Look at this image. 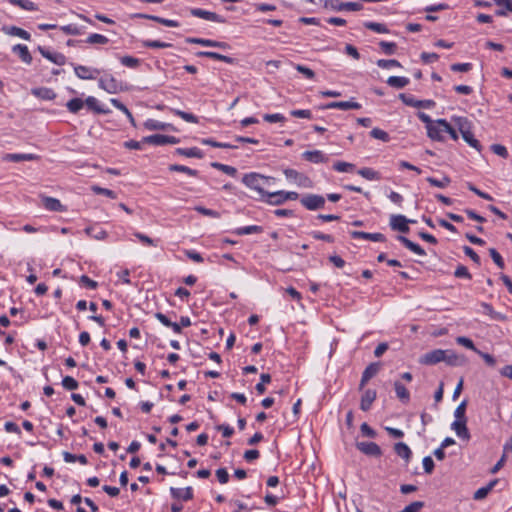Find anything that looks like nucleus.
I'll return each instance as SVG.
<instances>
[{"label":"nucleus","mask_w":512,"mask_h":512,"mask_svg":"<svg viewBox=\"0 0 512 512\" xmlns=\"http://www.w3.org/2000/svg\"><path fill=\"white\" fill-rule=\"evenodd\" d=\"M271 180H274V178L254 172L245 174L242 178V182L250 189L255 190L261 199H263L268 193L264 190V186L268 185Z\"/></svg>","instance_id":"nucleus-1"},{"label":"nucleus","mask_w":512,"mask_h":512,"mask_svg":"<svg viewBox=\"0 0 512 512\" xmlns=\"http://www.w3.org/2000/svg\"><path fill=\"white\" fill-rule=\"evenodd\" d=\"M454 122L462 135V138L465 142H467L471 147L475 148L477 151H481L482 146L480 142L474 137L472 133V123L465 117H457L454 118Z\"/></svg>","instance_id":"nucleus-2"},{"label":"nucleus","mask_w":512,"mask_h":512,"mask_svg":"<svg viewBox=\"0 0 512 512\" xmlns=\"http://www.w3.org/2000/svg\"><path fill=\"white\" fill-rule=\"evenodd\" d=\"M100 88L104 89L110 94H116L119 91L125 90L123 84L117 81L112 75L107 74L99 80Z\"/></svg>","instance_id":"nucleus-3"},{"label":"nucleus","mask_w":512,"mask_h":512,"mask_svg":"<svg viewBox=\"0 0 512 512\" xmlns=\"http://www.w3.org/2000/svg\"><path fill=\"white\" fill-rule=\"evenodd\" d=\"M325 7H330L335 11H360L363 9L361 2H340L339 0H328Z\"/></svg>","instance_id":"nucleus-4"},{"label":"nucleus","mask_w":512,"mask_h":512,"mask_svg":"<svg viewBox=\"0 0 512 512\" xmlns=\"http://www.w3.org/2000/svg\"><path fill=\"white\" fill-rule=\"evenodd\" d=\"M414 220L406 218L404 215H391L389 225L392 230L401 233H408L410 231L409 223H414Z\"/></svg>","instance_id":"nucleus-5"},{"label":"nucleus","mask_w":512,"mask_h":512,"mask_svg":"<svg viewBox=\"0 0 512 512\" xmlns=\"http://www.w3.org/2000/svg\"><path fill=\"white\" fill-rule=\"evenodd\" d=\"M300 202L308 210H317L324 207L325 198L321 195L307 194L301 198Z\"/></svg>","instance_id":"nucleus-6"},{"label":"nucleus","mask_w":512,"mask_h":512,"mask_svg":"<svg viewBox=\"0 0 512 512\" xmlns=\"http://www.w3.org/2000/svg\"><path fill=\"white\" fill-rule=\"evenodd\" d=\"M179 139L174 136L162 135V134H154L150 136H146L142 139V142L153 144V145H166V144H177L179 143Z\"/></svg>","instance_id":"nucleus-7"},{"label":"nucleus","mask_w":512,"mask_h":512,"mask_svg":"<svg viewBox=\"0 0 512 512\" xmlns=\"http://www.w3.org/2000/svg\"><path fill=\"white\" fill-rule=\"evenodd\" d=\"M399 98L402 102L411 107L416 108H432L435 106V102L433 100H416L412 95H408L405 93H401Z\"/></svg>","instance_id":"nucleus-8"},{"label":"nucleus","mask_w":512,"mask_h":512,"mask_svg":"<svg viewBox=\"0 0 512 512\" xmlns=\"http://www.w3.org/2000/svg\"><path fill=\"white\" fill-rule=\"evenodd\" d=\"M445 350L435 349L426 354H424L419 362L424 365H435L439 362H442L445 359Z\"/></svg>","instance_id":"nucleus-9"},{"label":"nucleus","mask_w":512,"mask_h":512,"mask_svg":"<svg viewBox=\"0 0 512 512\" xmlns=\"http://www.w3.org/2000/svg\"><path fill=\"white\" fill-rule=\"evenodd\" d=\"M356 447L368 456L380 457L382 455L380 446L375 442H357Z\"/></svg>","instance_id":"nucleus-10"},{"label":"nucleus","mask_w":512,"mask_h":512,"mask_svg":"<svg viewBox=\"0 0 512 512\" xmlns=\"http://www.w3.org/2000/svg\"><path fill=\"white\" fill-rule=\"evenodd\" d=\"M191 14L195 17L202 18L208 21L217 23H225L226 19L215 12L206 11L200 8L191 9Z\"/></svg>","instance_id":"nucleus-11"},{"label":"nucleus","mask_w":512,"mask_h":512,"mask_svg":"<svg viewBox=\"0 0 512 512\" xmlns=\"http://www.w3.org/2000/svg\"><path fill=\"white\" fill-rule=\"evenodd\" d=\"M379 370H380V363L374 362V363L369 364L365 368V370H364V372L362 374V378H361V381H360V384H359V389L362 390L364 388V386L366 385V383L371 378H373L375 375H377Z\"/></svg>","instance_id":"nucleus-12"},{"label":"nucleus","mask_w":512,"mask_h":512,"mask_svg":"<svg viewBox=\"0 0 512 512\" xmlns=\"http://www.w3.org/2000/svg\"><path fill=\"white\" fill-rule=\"evenodd\" d=\"M350 235L354 239L361 238V239L370 240V241H374V242H385L386 241V237L382 233H368V232H363V231H351Z\"/></svg>","instance_id":"nucleus-13"},{"label":"nucleus","mask_w":512,"mask_h":512,"mask_svg":"<svg viewBox=\"0 0 512 512\" xmlns=\"http://www.w3.org/2000/svg\"><path fill=\"white\" fill-rule=\"evenodd\" d=\"M362 106L358 102L352 101H337L330 102L324 105L322 108L324 109H341V110H350V109H360Z\"/></svg>","instance_id":"nucleus-14"},{"label":"nucleus","mask_w":512,"mask_h":512,"mask_svg":"<svg viewBox=\"0 0 512 512\" xmlns=\"http://www.w3.org/2000/svg\"><path fill=\"white\" fill-rule=\"evenodd\" d=\"M74 70H75L76 75L79 78L85 79V80L95 79L96 75H98L100 73V71L98 69H92L90 67L83 66V65L75 66Z\"/></svg>","instance_id":"nucleus-15"},{"label":"nucleus","mask_w":512,"mask_h":512,"mask_svg":"<svg viewBox=\"0 0 512 512\" xmlns=\"http://www.w3.org/2000/svg\"><path fill=\"white\" fill-rule=\"evenodd\" d=\"M467 420H455L451 428L455 431L458 437L469 440L470 439V433L466 425Z\"/></svg>","instance_id":"nucleus-16"},{"label":"nucleus","mask_w":512,"mask_h":512,"mask_svg":"<svg viewBox=\"0 0 512 512\" xmlns=\"http://www.w3.org/2000/svg\"><path fill=\"white\" fill-rule=\"evenodd\" d=\"M376 397L377 393L375 390L367 389L361 397L360 409L362 411H368L371 408L372 403L375 401Z\"/></svg>","instance_id":"nucleus-17"},{"label":"nucleus","mask_w":512,"mask_h":512,"mask_svg":"<svg viewBox=\"0 0 512 512\" xmlns=\"http://www.w3.org/2000/svg\"><path fill=\"white\" fill-rule=\"evenodd\" d=\"M445 354V359H443V361L448 365L462 366L466 363V358L463 355H458L451 350H445Z\"/></svg>","instance_id":"nucleus-18"},{"label":"nucleus","mask_w":512,"mask_h":512,"mask_svg":"<svg viewBox=\"0 0 512 512\" xmlns=\"http://www.w3.org/2000/svg\"><path fill=\"white\" fill-rule=\"evenodd\" d=\"M85 104L89 110H92L97 114H109L111 112L110 109H106L103 106H101L98 100L93 96H89L85 100Z\"/></svg>","instance_id":"nucleus-19"},{"label":"nucleus","mask_w":512,"mask_h":512,"mask_svg":"<svg viewBox=\"0 0 512 512\" xmlns=\"http://www.w3.org/2000/svg\"><path fill=\"white\" fill-rule=\"evenodd\" d=\"M397 240L400 241L407 249L411 250L415 254L420 255V256L426 255L424 249L421 246L412 242L405 236L399 235V236H397Z\"/></svg>","instance_id":"nucleus-20"},{"label":"nucleus","mask_w":512,"mask_h":512,"mask_svg":"<svg viewBox=\"0 0 512 512\" xmlns=\"http://www.w3.org/2000/svg\"><path fill=\"white\" fill-rule=\"evenodd\" d=\"M397 240L400 241L407 249L411 250L415 254L420 255V256L426 255L424 249L421 246L412 242L405 236L399 235V236H397Z\"/></svg>","instance_id":"nucleus-21"},{"label":"nucleus","mask_w":512,"mask_h":512,"mask_svg":"<svg viewBox=\"0 0 512 512\" xmlns=\"http://www.w3.org/2000/svg\"><path fill=\"white\" fill-rule=\"evenodd\" d=\"M170 493L175 499H183L184 501L191 500L193 498V490L191 487H186L184 490L179 488H170Z\"/></svg>","instance_id":"nucleus-22"},{"label":"nucleus","mask_w":512,"mask_h":512,"mask_svg":"<svg viewBox=\"0 0 512 512\" xmlns=\"http://www.w3.org/2000/svg\"><path fill=\"white\" fill-rule=\"evenodd\" d=\"M302 156L305 160L313 163H323L328 161V158L319 150L305 151Z\"/></svg>","instance_id":"nucleus-23"},{"label":"nucleus","mask_w":512,"mask_h":512,"mask_svg":"<svg viewBox=\"0 0 512 512\" xmlns=\"http://www.w3.org/2000/svg\"><path fill=\"white\" fill-rule=\"evenodd\" d=\"M2 31L7 35L17 36L24 40L30 39V34L26 30L16 26H3Z\"/></svg>","instance_id":"nucleus-24"},{"label":"nucleus","mask_w":512,"mask_h":512,"mask_svg":"<svg viewBox=\"0 0 512 512\" xmlns=\"http://www.w3.org/2000/svg\"><path fill=\"white\" fill-rule=\"evenodd\" d=\"M37 158L36 155L34 154H26V153H11V154H6L3 159L5 161H10V162H22V161H32V160H35Z\"/></svg>","instance_id":"nucleus-25"},{"label":"nucleus","mask_w":512,"mask_h":512,"mask_svg":"<svg viewBox=\"0 0 512 512\" xmlns=\"http://www.w3.org/2000/svg\"><path fill=\"white\" fill-rule=\"evenodd\" d=\"M12 51L20 57V59L26 63L31 64L32 62V56L28 50V47L26 45L17 44L13 46Z\"/></svg>","instance_id":"nucleus-26"},{"label":"nucleus","mask_w":512,"mask_h":512,"mask_svg":"<svg viewBox=\"0 0 512 512\" xmlns=\"http://www.w3.org/2000/svg\"><path fill=\"white\" fill-rule=\"evenodd\" d=\"M498 483V479L490 481L486 486L479 488L473 495L474 500H483L492 491L495 485Z\"/></svg>","instance_id":"nucleus-27"},{"label":"nucleus","mask_w":512,"mask_h":512,"mask_svg":"<svg viewBox=\"0 0 512 512\" xmlns=\"http://www.w3.org/2000/svg\"><path fill=\"white\" fill-rule=\"evenodd\" d=\"M144 127L148 130H167V129H174L173 126L169 123H163L154 119H148L144 123Z\"/></svg>","instance_id":"nucleus-28"},{"label":"nucleus","mask_w":512,"mask_h":512,"mask_svg":"<svg viewBox=\"0 0 512 512\" xmlns=\"http://www.w3.org/2000/svg\"><path fill=\"white\" fill-rule=\"evenodd\" d=\"M138 16L143 19H149V20L158 22L167 27H178L179 26V23L177 21L161 18V17L154 16V15L139 14Z\"/></svg>","instance_id":"nucleus-29"},{"label":"nucleus","mask_w":512,"mask_h":512,"mask_svg":"<svg viewBox=\"0 0 512 512\" xmlns=\"http://www.w3.org/2000/svg\"><path fill=\"white\" fill-rule=\"evenodd\" d=\"M284 191H276V192H268L265 197H267L266 201L271 205H281L286 200L284 199Z\"/></svg>","instance_id":"nucleus-30"},{"label":"nucleus","mask_w":512,"mask_h":512,"mask_svg":"<svg viewBox=\"0 0 512 512\" xmlns=\"http://www.w3.org/2000/svg\"><path fill=\"white\" fill-rule=\"evenodd\" d=\"M394 450L399 457L403 458L406 461H409V459L411 458L412 452L410 448L403 442L396 443L394 446Z\"/></svg>","instance_id":"nucleus-31"},{"label":"nucleus","mask_w":512,"mask_h":512,"mask_svg":"<svg viewBox=\"0 0 512 512\" xmlns=\"http://www.w3.org/2000/svg\"><path fill=\"white\" fill-rule=\"evenodd\" d=\"M394 388H395V392H396L397 397L402 402L408 403L409 400H410V394H409V391L405 388V386L401 382L396 381L394 383Z\"/></svg>","instance_id":"nucleus-32"},{"label":"nucleus","mask_w":512,"mask_h":512,"mask_svg":"<svg viewBox=\"0 0 512 512\" xmlns=\"http://www.w3.org/2000/svg\"><path fill=\"white\" fill-rule=\"evenodd\" d=\"M175 152L179 155L186 156V157H194V158H202L203 157V152L197 147L177 148Z\"/></svg>","instance_id":"nucleus-33"},{"label":"nucleus","mask_w":512,"mask_h":512,"mask_svg":"<svg viewBox=\"0 0 512 512\" xmlns=\"http://www.w3.org/2000/svg\"><path fill=\"white\" fill-rule=\"evenodd\" d=\"M443 128L438 126L436 123L427 127V134L432 140L443 141L442 136Z\"/></svg>","instance_id":"nucleus-34"},{"label":"nucleus","mask_w":512,"mask_h":512,"mask_svg":"<svg viewBox=\"0 0 512 512\" xmlns=\"http://www.w3.org/2000/svg\"><path fill=\"white\" fill-rule=\"evenodd\" d=\"M387 84L391 87L401 89L409 84V79L406 77L390 76L387 79Z\"/></svg>","instance_id":"nucleus-35"},{"label":"nucleus","mask_w":512,"mask_h":512,"mask_svg":"<svg viewBox=\"0 0 512 512\" xmlns=\"http://www.w3.org/2000/svg\"><path fill=\"white\" fill-rule=\"evenodd\" d=\"M32 94L44 100L55 98V93L49 88H35L32 90Z\"/></svg>","instance_id":"nucleus-36"},{"label":"nucleus","mask_w":512,"mask_h":512,"mask_svg":"<svg viewBox=\"0 0 512 512\" xmlns=\"http://www.w3.org/2000/svg\"><path fill=\"white\" fill-rule=\"evenodd\" d=\"M41 55L50 61L61 65L63 63V56L61 54H54L43 47L38 48Z\"/></svg>","instance_id":"nucleus-37"},{"label":"nucleus","mask_w":512,"mask_h":512,"mask_svg":"<svg viewBox=\"0 0 512 512\" xmlns=\"http://www.w3.org/2000/svg\"><path fill=\"white\" fill-rule=\"evenodd\" d=\"M43 205L46 209L50 211H59L62 208L60 201L52 197H44Z\"/></svg>","instance_id":"nucleus-38"},{"label":"nucleus","mask_w":512,"mask_h":512,"mask_svg":"<svg viewBox=\"0 0 512 512\" xmlns=\"http://www.w3.org/2000/svg\"><path fill=\"white\" fill-rule=\"evenodd\" d=\"M436 124L442 127L443 131L448 133L453 140L458 139V134L456 130L445 119H438L436 121Z\"/></svg>","instance_id":"nucleus-39"},{"label":"nucleus","mask_w":512,"mask_h":512,"mask_svg":"<svg viewBox=\"0 0 512 512\" xmlns=\"http://www.w3.org/2000/svg\"><path fill=\"white\" fill-rule=\"evenodd\" d=\"M170 171L172 172H182V173H186L188 174L189 176H197L198 175V171L197 170H194V169H191L187 166H184V165H179V164H171L168 168Z\"/></svg>","instance_id":"nucleus-40"},{"label":"nucleus","mask_w":512,"mask_h":512,"mask_svg":"<svg viewBox=\"0 0 512 512\" xmlns=\"http://www.w3.org/2000/svg\"><path fill=\"white\" fill-rule=\"evenodd\" d=\"M263 231V228L258 225H251L246 227H241L235 230V233L237 235H248L252 233H261Z\"/></svg>","instance_id":"nucleus-41"},{"label":"nucleus","mask_w":512,"mask_h":512,"mask_svg":"<svg viewBox=\"0 0 512 512\" xmlns=\"http://www.w3.org/2000/svg\"><path fill=\"white\" fill-rule=\"evenodd\" d=\"M172 113L175 115L181 117L184 121L190 122V123H198V117L193 115L192 113L184 112L178 109H170Z\"/></svg>","instance_id":"nucleus-42"},{"label":"nucleus","mask_w":512,"mask_h":512,"mask_svg":"<svg viewBox=\"0 0 512 512\" xmlns=\"http://www.w3.org/2000/svg\"><path fill=\"white\" fill-rule=\"evenodd\" d=\"M211 166L217 170H220V171L226 173L227 175H230V176H235L237 173L236 168L229 166V165L219 163V162H212Z\"/></svg>","instance_id":"nucleus-43"},{"label":"nucleus","mask_w":512,"mask_h":512,"mask_svg":"<svg viewBox=\"0 0 512 512\" xmlns=\"http://www.w3.org/2000/svg\"><path fill=\"white\" fill-rule=\"evenodd\" d=\"M86 43H89V44H101V45H105L109 42V39L104 36V35H101V34H97V33H94V34H91L85 41Z\"/></svg>","instance_id":"nucleus-44"},{"label":"nucleus","mask_w":512,"mask_h":512,"mask_svg":"<svg viewBox=\"0 0 512 512\" xmlns=\"http://www.w3.org/2000/svg\"><path fill=\"white\" fill-rule=\"evenodd\" d=\"M85 104V101H83L80 98H74L70 100L68 103H66V107L69 109L72 113H77Z\"/></svg>","instance_id":"nucleus-45"},{"label":"nucleus","mask_w":512,"mask_h":512,"mask_svg":"<svg viewBox=\"0 0 512 512\" xmlns=\"http://www.w3.org/2000/svg\"><path fill=\"white\" fill-rule=\"evenodd\" d=\"M364 26L377 33H388L389 30L386 25L377 22H365Z\"/></svg>","instance_id":"nucleus-46"},{"label":"nucleus","mask_w":512,"mask_h":512,"mask_svg":"<svg viewBox=\"0 0 512 512\" xmlns=\"http://www.w3.org/2000/svg\"><path fill=\"white\" fill-rule=\"evenodd\" d=\"M120 62L122 65L129 67V68H137L140 65V60L138 58H135L133 56H122L120 58Z\"/></svg>","instance_id":"nucleus-47"},{"label":"nucleus","mask_w":512,"mask_h":512,"mask_svg":"<svg viewBox=\"0 0 512 512\" xmlns=\"http://www.w3.org/2000/svg\"><path fill=\"white\" fill-rule=\"evenodd\" d=\"M358 174L367 180H378L380 179L379 173L371 168H362L358 170Z\"/></svg>","instance_id":"nucleus-48"},{"label":"nucleus","mask_w":512,"mask_h":512,"mask_svg":"<svg viewBox=\"0 0 512 512\" xmlns=\"http://www.w3.org/2000/svg\"><path fill=\"white\" fill-rule=\"evenodd\" d=\"M260 382L256 385V391L258 394H263L266 391L265 384H268L271 382V376L270 374L263 373L260 376Z\"/></svg>","instance_id":"nucleus-49"},{"label":"nucleus","mask_w":512,"mask_h":512,"mask_svg":"<svg viewBox=\"0 0 512 512\" xmlns=\"http://www.w3.org/2000/svg\"><path fill=\"white\" fill-rule=\"evenodd\" d=\"M10 3L28 11L36 9L34 2L30 0H10Z\"/></svg>","instance_id":"nucleus-50"},{"label":"nucleus","mask_w":512,"mask_h":512,"mask_svg":"<svg viewBox=\"0 0 512 512\" xmlns=\"http://www.w3.org/2000/svg\"><path fill=\"white\" fill-rule=\"evenodd\" d=\"M427 182H429L432 186H436V187H439V188H445L447 187L451 180L448 176H444L442 180H437L433 177H428L427 179Z\"/></svg>","instance_id":"nucleus-51"},{"label":"nucleus","mask_w":512,"mask_h":512,"mask_svg":"<svg viewBox=\"0 0 512 512\" xmlns=\"http://www.w3.org/2000/svg\"><path fill=\"white\" fill-rule=\"evenodd\" d=\"M370 135L371 137L381 140L383 142H388L390 140L389 134L379 128L372 129Z\"/></svg>","instance_id":"nucleus-52"},{"label":"nucleus","mask_w":512,"mask_h":512,"mask_svg":"<svg viewBox=\"0 0 512 512\" xmlns=\"http://www.w3.org/2000/svg\"><path fill=\"white\" fill-rule=\"evenodd\" d=\"M489 254H490L491 258L493 259L494 263L500 269H504L505 263H504V260H503L502 256L499 254V252L495 248H490L489 249Z\"/></svg>","instance_id":"nucleus-53"},{"label":"nucleus","mask_w":512,"mask_h":512,"mask_svg":"<svg viewBox=\"0 0 512 512\" xmlns=\"http://www.w3.org/2000/svg\"><path fill=\"white\" fill-rule=\"evenodd\" d=\"M142 44L147 48H167L172 46L170 43H165L158 40H145L142 42Z\"/></svg>","instance_id":"nucleus-54"},{"label":"nucleus","mask_w":512,"mask_h":512,"mask_svg":"<svg viewBox=\"0 0 512 512\" xmlns=\"http://www.w3.org/2000/svg\"><path fill=\"white\" fill-rule=\"evenodd\" d=\"M456 342L459 344V345H462L470 350H473L474 352H477L478 349L475 347L473 341L465 336H458L456 338Z\"/></svg>","instance_id":"nucleus-55"},{"label":"nucleus","mask_w":512,"mask_h":512,"mask_svg":"<svg viewBox=\"0 0 512 512\" xmlns=\"http://www.w3.org/2000/svg\"><path fill=\"white\" fill-rule=\"evenodd\" d=\"M379 46L381 47V49L383 50V52L387 55H392L395 53L396 51V48H397V45L396 43L394 42H386V41H381L379 43Z\"/></svg>","instance_id":"nucleus-56"},{"label":"nucleus","mask_w":512,"mask_h":512,"mask_svg":"<svg viewBox=\"0 0 512 512\" xmlns=\"http://www.w3.org/2000/svg\"><path fill=\"white\" fill-rule=\"evenodd\" d=\"M466 406H467L466 400L462 401L457 406V408L454 411V416H455L456 420H462V419L467 420V418L465 416Z\"/></svg>","instance_id":"nucleus-57"},{"label":"nucleus","mask_w":512,"mask_h":512,"mask_svg":"<svg viewBox=\"0 0 512 512\" xmlns=\"http://www.w3.org/2000/svg\"><path fill=\"white\" fill-rule=\"evenodd\" d=\"M380 68L400 67L401 64L396 59H380L377 61Z\"/></svg>","instance_id":"nucleus-58"},{"label":"nucleus","mask_w":512,"mask_h":512,"mask_svg":"<svg viewBox=\"0 0 512 512\" xmlns=\"http://www.w3.org/2000/svg\"><path fill=\"white\" fill-rule=\"evenodd\" d=\"M355 165L348 162H336L333 166V168L338 172H349L354 169Z\"/></svg>","instance_id":"nucleus-59"},{"label":"nucleus","mask_w":512,"mask_h":512,"mask_svg":"<svg viewBox=\"0 0 512 512\" xmlns=\"http://www.w3.org/2000/svg\"><path fill=\"white\" fill-rule=\"evenodd\" d=\"M194 210H196L197 212H199L200 214H202L204 216H209V217H213V218L220 217L219 212L212 210V209L205 208L203 206H195Z\"/></svg>","instance_id":"nucleus-60"},{"label":"nucleus","mask_w":512,"mask_h":512,"mask_svg":"<svg viewBox=\"0 0 512 512\" xmlns=\"http://www.w3.org/2000/svg\"><path fill=\"white\" fill-rule=\"evenodd\" d=\"M92 191L96 194H102V195H105L109 198H112V199H115L117 196H116V193L110 189H107V188H102L100 186H92Z\"/></svg>","instance_id":"nucleus-61"},{"label":"nucleus","mask_w":512,"mask_h":512,"mask_svg":"<svg viewBox=\"0 0 512 512\" xmlns=\"http://www.w3.org/2000/svg\"><path fill=\"white\" fill-rule=\"evenodd\" d=\"M454 276L457 278H466L468 280H470L472 278V275L468 271L467 267H465L463 265H459L456 268V270L454 272Z\"/></svg>","instance_id":"nucleus-62"},{"label":"nucleus","mask_w":512,"mask_h":512,"mask_svg":"<svg viewBox=\"0 0 512 512\" xmlns=\"http://www.w3.org/2000/svg\"><path fill=\"white\" fill-rule=\"evenodd\" d=\"M79 282L82 286H84L88 289H95L98 286V283L96 281L90 279L86 275L81 276Z\"/></svg>","instance_id":"nucleus-63"},{"label":"nucleus","mask_w":512,"mask_h":512,"mask_svg":"<svg viewBox=\"0 0 512 512\" xmlns=\"http://www.w3.org/2000/svg\"><path fill=\"white\" fill-rule=\"evenodd\" d=\"M295 69L303 74L306 78L308 79H313L315 77V73L313 70H311L310 68L306 67V66H303V65H300V64H297L295 65Z\"/></svg>","instance_id":"nucleus-64"}]
</instances>
